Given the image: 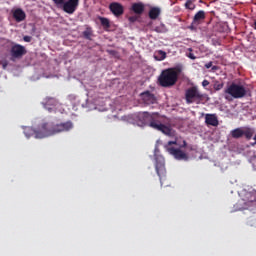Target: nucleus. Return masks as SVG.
<instances>
[{"instance_id":"26","label":"nucleus","mask_w":256,"mask_h":256,"mask_svg":"<svg viewBox=\"0 0 256 256\" xmlns=\"http://www.w3.org/2000/svg\"><path fill=\"white\" fill-rule=\"evenodd\" d=\"M185 7L186 9H190L191 11H193V9H195V4L193 3V0H187V2L185 3Z\"/></svg>"},{"instance_id":"18","label":"nucleus","mask_w":256,"mask_h":256,"mask_svg":"<svg viewBox=\"0 0 256 256\" xmlns=\"http://www.w3.org/2000/svg\"><path fill=\"white\" fill-rule=\"evenodd\" d=\"M154 59L156 61H165L167 59V52L163 50H158L154 54Z\"/></svg>"},{"instance_id":"32","label":"nucleus","mask_w":256,"mask_h":256,"mask_svg":"<svg viewBox=\"0 0 256 256\" xmlns=\"http://www.w3.org/2000/svg\"><path fill=\"white\" fill-rule=\"evenodd\" d=\"M128 20L130 21V23H135V21H137V17L136 16H131L128 18Z\"/></svg>"},{"instance_id":"27","label":"nucleus","mask_w":256,"mask_h":256,"mask_svg":"<svg viewBox=\"0 0 256 256\" xmlns=\"http://www.w3.org/2000/svg\"><path fill=\"white\" fill-rule=\"evenodd\" d=\"M161 131L163 134L169 136V137H173L174 136V130H159Z\"/></svg>"},{"instance_id":"29","label":"nucleus","mask_w":256,"mask_h":256,"mask_svg":"<svg viewBox=\"0 0 256 256\" xmlns=\"http://www.w3.org/2000/svg\"><path fill=\"white\" fill-rule=\"evenodd\" d=\"M52 1H53V3H54L55 5H57L58 7L61 6V5H63V3H65V0H52Z\"/></svg>"},{"instance_id":"12","label":"nucleus","mask_w":256,"mask_h":256,"mask_svg":"<svg viewBox=\"0 0 256 256\" xmlns=\"http://www.w3.org/2000/svg\"><path fill=\"white\" fill-rule=\"evenodd\" d=\"M42 105L44 109H47L51 113L59 105V101L55 98H46L43 102Z\"/></svg>"},{"instance_id":"14","label":"nucleus","mask_w":256,"mask_h":256,"mask_svg":"<svg viewBox=\"0 0 256 256\" xmlns=\"http://www.w3.org/2000/svg\"><path fill=\"white\" fill-rule=\"evenodd\" d=\"M13 18L17 23H21V21H25L27 15L25 14V11L21 8H17L12 12Z\"/></svg>"},{"instance_id":"36","label":"nucleus","mask_w":256,"mask_h":256,"mask_svg":"<svg viewBox=\"0 0 256 256\" xmlns=\"http://www.w3.org/2000/svg\"><path fill=\"white\" fill-rule=\"evenodd\" d=\"M208 85H209V81L208 80H203L202 86L208 87Z\"/></svg>"},{"instance_id":"34","label":"nucleus","mask_w":256,"mask_h":256,"mask_svg":"<svg viewBox=\"0 0 256 256\" xmlns=\"http://www.w3.org/2000/svg\"><path fill=\"white\" fill-rule=\"evenodd\" d=\"M188 57H189V59H192V60L197 59V57H196L195 54H193V53H189V54H188Z\"/></svg>"},{"instance_id":"37","label":"nucleus","mask_w":256,"mask_h":256,"mask_svg":"<svg viewBox=\"0 0 256 256\" xmlns=\"http://www.w3.org/2000/svg\"><path fill=\"white\" fill-rule=\"evenodd\" d=\"M47 127H51V125H49V123L42 124V129H47Z\"/></svg>"},{"instance_id":"17","label":"nucleus","mask_w":256,"mask_h":256,"mask_svg":"<svg viewBox=\"0 0 256 256\" xmlns=\"http://www.w3.org/2000/svg\"><path fill=\"white\" fill-rule=\"evenodd\" d=\"M161 15V8L159 7H152L149 11V18L155 20Z\"/></svg>"},{"instance_id":"28","label":"nucleus","mask_w":256,"mask_h":256,"mask_svg":"<svg viewBox=\"0 0 256 256\" xmlns=\"http://www.w3.org/2000/svg\"><path fill=\"white\" fill-rule=\"evenodd\" d=\"M248 206L256 207V197L252 196V200L248 201Z\"/></svg>"},{"instance_id":"4","label":"nucleus","mask_w":256,"mask_h":256,"mask_svg":"<svg viewBox=\"0 0 256 256\" xmlns=\"http://www.w3.org/2000/svg\"><path fill=\"white\" fill-rule=\"evenodd\" d=\"M123 121H126V123H136L138 127H149V123L151 120V113L149 112H138L136 114H131L128 116L122 117Z\"/></svg>"},{"instance_id":"24","label":"nucleus","mask_w":256,"mask_h":256,"mask_svg":"<svg viewBox=\"0 0 256 256\" xmlns=\"http://www.w3.org/2000/svg\"><path fill=\"white\" fill-rule=\"evenodd\" d=\"M57 127H61L62 129H73V122L67 121V122L58 124Z\"/></svg>"},{"instance_id":"35","label":"nucleus","mask_w":256,"mask_h":256,"mask_svg":"<svg viewBox=\"0 0 256 256\" xmlns=\"http://www.w3.org/2000/svg\"><path fill=\"white\" fill-rule=\"evenodd\" d=\"M107 52L109 53V55H117V51L115 50H107Z\"/></svg>"},{"instance_id":"39","label":"nucleus","mask_w":256,"mask_h":256,"mask_svg":"<svg viewBox=\"0 0 256 256\" xmlns=\"http://www.w3.org/2000/svg\"><path fill=\"white\" fill-rule=\"evenodd\" d=\"M196 25H199V23H193V22H192V24H191V26H190V29H195V26H196Z\"/></svg>"},{"instance_id":"6","label":"nucleus","mask_w":256,"mask_h":256,"mask_svg":"<svg viewBox=\"0 0 256 256\" xmlns=\"http://www.w3.org/2000/svg\"><path fill=\"white\" fill-rule=\"evenodd\" d=\"M148 127L151 129H169L167 127V118L159 115V113H151Z\"/></svg>"},{"instance_id":"23","label":"nucleus","mask_w":256,"mask_h":256,"mask_svg":"<svg viewBox=\"0 0 256 256\" xmlns=\"http://www.w3.org/2000/svg\"><path fill=\"white\" fill-rule=\"evenodd\" d=\"M154 31H156V33H167V26L160 24L154 28Z\"/></svg>"},{"instance_id":"44","label":"nucleus","mask_w":256,"mask_h":256,"mask_svg":"<svg viewBox=\"0 0 256 256\" xmlns=\"http://www.w3.org/2000/svg\"><path fill=\"white\" fill-rule=\"evenodd\" d=\"M189 51H193V49H192V48H189Z\"/></svg>"},{"instance_id":"5","label":"nucleus","mask_w":256,"mask_h":256,"mask_svg":"<svg viewBox=\"0 0 256 256\" xmlns=\"http://www.w3.org/2000/svg\"><path fill=\"white\" fill-rule=\"evenodd\" d=\"M60 131L64 130H24L23 134L26 135L28 139L31 137L34 139H44L56 133H60Z\"/></svg>"},{"instance_id":"38","label":"nucleus","mask_w":256,"mask_h":256,"mask_svg":"<svg viewBox=\"0 0 256 256\" xmlns=\"http://www.w3.org/2000/svg\"><path fill=\"white\" fill-rule=\"evenodd\" d=\"M7 65H9V63H8L7 61H4V62L2 63L3 69H7Z\"/></svg>"},{"instance_id":"2","label":"nucleus","mask_w":256,"mask_h":256,"mask_svg":"<svg viewBox=\"0 0 256 256\" xmlns=\"http://www.w3.org/2000/svg\"><path fill=\"white\" fill-rule=\"evenodd\" d=\"M182 71L183 67L181 66L162 70L158 77L159 85L161 87H173L179 80V75H181Z\"/></svg>"},{"instance_id":"3","label":"nucleus","mask_w":256,"mask_h":256,"mask_svg":"<svg viewBox=\"0 0 256 256\" xmlns=\"http://www.w3.org/2000/svg\"><path fill=\"white\" fill-rule=\"evenodd\" d=\"M247 95V88L241 84L232 83L224 90V99L233 101V99H243Z\"/></svg>"},{"instance_id":"10","label":"nucleus","mask_w":256,"mask_h":256,"mask_svg":"<svg viewBox=\"0 0 256 256\" xmlns=\"http://www.w3.org/2000/svg\"><path fill=\"white\" fill-rule=\"evenodd\" d=\"M154 168L156 170V175H158L159 178L163 180V177H165V160H163L161 157L156 158Z\"/></svg>"},{"instance_id":"13","label":"nucleus","mask_w":256,"mask_h":256,"mask_svg":"<svg viewBox=\"0 0 256 256\" xmlns=\"http://www.w3.org/2000/svg\"><path fill=\"white\" fill-rule=\"evenodd\" d=\"M110 11L115 15V17H120V15H123L124 9L123 5H121L118 2H113L109 5Z\"/></svg>"},{"instance_id":"21","label":"nucleus","mask_w":256,"mask_h":256,"mask_svg":"<svg viewBox=\"0 0 256 256\" xmlns=\"http://www.w3.org/2000/svg\"><path fill=\"white\" fill-rule=\"evenodd\" d=\"M244 134H246V132H243V130H233V131H230V136H232L233 139H239Z\"/></svg>"},{"instance_id":"20","label":"nucleus","mask_w":256,"mask_h":256,"mask_svg":"<svg viewBox=\"0 0 256 256\" xmlns=\"http://www.w3.org/2000/svg\"><path fill=\"white\" fill-rule=\"evenodd\" d=\"M84 39L91 41V37H93V29L89 26L86 27L85 31L82 32Z\"/></svg>"},{"instance_id":"8","label":"nucleus","mask_w":256,"mask_h":256,"mask_svg":"<svg viewBox=\"0 0 256 256\" xmlns=\"http://www.w3.org/2000/svg\"><path fill=\"white\" fill-rule=\"evenodd\" d=\"M25 53H27V50H25V46L21 44H15L10 49V60L15 61L16 59H21V57H23Z\"/></svg>"},{"instance_id":"19","label":"nucleus","mask_w":256,"mask_h":256,"mask_svg":"<svg viewBox=\"0 0 256 256\" xmlns=\"http://www.w3.org/2000/svg\"><path fill=\"white\" fill-rule=\"evenodd\" d=\"M203 19H205V11L200 10L195 14L194 19H193V23H198L199 24V21H203Z\"/></svg>"},{"instance_id":"1","label":"nucleus","mask_w":256,"mask_h":256,"mask_svg":"<svg viewBox=\"0 0 256 256\" xmlns=\"http://www.w3.org/2000/svg\"><path fill=\"white\" fill-rule=\"evenodd\" d=\"M167 153H170L174 159L178 161H189V152L197 151V147L194 145H188L187 141L183 138H176L174 141H168L165 145Z\"/></svg>"},{"instance_id":"33","label":"nucleus","mask_w":256,"mask_h":256,"mask_svg":"<svg viewBox=\"0 0 256 256\" xmlns=\"http://www.w3.org/2000/svg\"><path fill=\"white\" fill-rule=\"evenodd\" d=\"M206 69H211L213 67V62H208L205 64Z\"/></svg>"},{"instance_id":"30","label":"nucleus","mask_w":256,"mask_h":256,"mask_svg":"<svg viewBox=\"0 0 256 256\" xmlns=\"http://www.w3.org/2000/svg\"><path fill=\"white\" fill-rule=\"evenodd\" d=\"M242 136H245L246 139L250 140L252 138V132L250 130L246 131V133Z\"/></svg>"},{"instance_id":"22","label":"nucleus","mask_w":256,"mask_h":256,"mask_svg":"<svg viewBox=\"0 0 256 256\" xmlns=\"http://www.w3.org/2000/svg\"><path fill=\"white\" fill-rule=\"evenodd\" d=\"M224 85L225 84L219 80H214L212 82L213 89L216 91H221V89H223Z\"/></svg>"},{"instance_id":"42","label":"nucleus","mask_w":256,"mask_h":256,"mask_svg":"<svg viewBox=\"0 0 256 256\" xmlns=\"http://www.w3.org/2000/svg\"><path fill=\"white\" fill-rule=\"evenodd\" d=\"M253 28L256 30V20L254 21Z\"/></svg>"},{"instance_id":"15","label":"nucleus","mask_w":256,"mask_h":256,"mask_svg":"<svg viewBox=\"0 0 256 256\" xmlns=\"http://www.w3.org/2000/svg\"><path fill=\"white\" fill-rule=\"evenodd\" d=\"M206 125H211L212 127H217L219 125V119L215 114H206L205 116Z\"/></svg>"},{"instance_id":"16","label":"nucleus","mask_w":256,"mask_h":256,"mask_svg":"<svg viewBox=\"0 0 256 256\" xmlns=\"http://www.w3.org/2000/svg\"><path fill=\"white\" fill-rule=\"evenodd\" d=\"M132 11L136 14V15H141L143 14V11H145V5L141 2L139 3H134L132 5Z\"/></svg>"},{"instance_id":"7","label":"nucleus","mask_w":256,"mask_h":256,"mask_svg":"<svg viewBox=\"0 0 256 256\" xmlns=\"http://www.w3.org/2000/svg\"><path fill=\"white\" fill-rule=\"evenodd\" d=\"M185 99L188 104L195 103V101H201L203 99V94H200L197 88L192 87L186 90Z\"/></svg>"},{"instance_id":"43","label":"nucleus","mask_w":256,"mask_h":256,"mask_svg":"<svg viewBox=\"0 0 256 256\" xmlns=\"http://www.w3.org/2000/svg\"><path fill=\"white\" fill-rule=\"evenodd\" d=\"M69 98H70V99H75V97H74V96H69Z\"/></svg>"},{"instance_id":"31","label":"nucleus","mask_w":256,"mask_h":256,"mask_svg":"<svg viewBox=\"0 0 256 256\" xmlns=\"http://www.w3.org/2000/svg\"><path fill=\"white\" fill-rule=\"evenodd\" d=\"M33 38L31 37V36H24L23 37V41H25V43H31V40H32Z\"/></svg>"},{"instance_id":"25","label":"nucleus","mask_w":256,"mask_h":256,"mask_svg":"<svg viewBox=\"0 0 256 256\" xmlns=\"http://www.w3.org/2000/svg\"><path fill=\"white\" fill-rule=\"evenodd\" d=\"M99 19H100V23H101L102 27H105L106 29H109V27H111L109 19H107L105 17H100Z\"/></svg>"},{"instance_id":"40","label":"nucleus","mask_w":256,"mask_h":256,"mask_svg":"<svg viewBox=\"0 0 256 256\" xmlns=\"http://www.w3.org/2000/svg\"><path fill=\"white\" fill-rule=\"evenodd\" d=\"M212 71H217V66H212Z\"/></svg>"},{"instance_id":"11","label":"nucleus","mask_w":256,"mask_h":256,"mask_svg":"<svg viewBox=\"0 0 256 256\" xmlns=\"http://www.w3.org/2000/svg\"><path fill=\"white\" fill-rule=\"evenodd\" d=\"M142 101H144L145 105H153L157 103V98L155 97V94L146 91L141 93Z\"/></svg>"},{"instance_id":"41","label":"nucleus","mask_w":256,"mask_h":256,"mask_svg":"<svg viewBox=\"0 0 256 256\" xmlns=\"http://www.w3.org/2000/svg\"><path fill=\"white\" fill-rule=\"evenodd\" d=\"M253 140H254V144H256V134H254Z\"/></svg>"},{"instance_id":"9","label":"nucleus","mask_w":256,"mask_h":256,"mask_svg":"<svg viewBox=\"0 0 256 256\" xmlns=\"http://www.w3.org/2000/svg\"><path fill=\"white\" fill-rule=\"evenodd\" d=\"M63 11L68 13L69 15H73L74 11H77V7H79V0H68L62 4Z\"/></svg>"}]
</instances>
